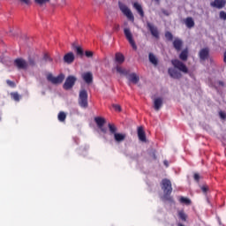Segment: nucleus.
<instances>
[{"mask_svg":"<svg viewBox=\"0 0 226 226\" xmlns=\"http://www.w3.org/2000/svg\"><path fill=\"white\" fill-rule=\"evenodd\" d=\"M113 73H119V75H128V71H126L124 68L117 65L115 68L112 70Z\"/></svg>","mask_w":226,"mask_h":226,"instance_id":"dca6fc26","label":"nucleus"},{"mask_svg":"<svg viewBox=\"0 0 226 226\" xmlns=\"http://www.w3.org/2000/svg\"><path fill=\"white\" fill-rule=\"evenodd\" d=\"M171 64L174 68H170L168 70V73L171 79H181V77H183L182 73H188V67H186L185 64L178 59L171 60Z\"/></svg>","mask_w":226,"mask_h":226,"instance_id":"f257e3e1","label":"nucleus"},{"mask_svg":"<svg viewBox=\"0 0 226 226\" xmlns=\"http://www.w3.org/2000/svg\"><path fill=\"white\" fill-rule=\"evenodd\" d=\"M163 105V98L156 97L154 99V108L155 110H160Z\"/></svg>","mask_w":226,"mask_h":226,"instance_id":"ddd939ff","label":"nucleus"},{"mask_svg":"<svg viewBox=\"0 0 226 226\" xmlns=\"http://www.w3.org/2000/svg\"><path fill=\"white\" fill-rule=\"evenodd\" d=\"M64 63H67V64H72L73 61H75V55L72 52H69L64 55Z\"/></svg>","mask_w":226,"mask_h":226,"instance_id":"f8f14e48","label":"nucleus"},{"mask_svg":"<svg viewBox=\"0 0 226 226\" xmlns=\"http://www.w3.org/2000/svg\"><path fill=\"white\" fill-rule=\"evenodd\" d=\"M148 59H149L150 63H152V64H154V66H156L158 64V58L156 57V56H154V54L150 53L148 55Z\"/></svg>","mask_w":226,"mask_h":226,"instance_id":"b1692460","label":"nucleus"},{"mask_svg":"<svg viewBox=\"0 0 226 226\" xmlns=\"http://www.w3.org/2000/svg\"><path fill=\"white\" fill-rule=\"evenodd\" d=\"M75 50H76L78 56H84V51L82 50V48L77 46L75 48Z\"/></svg>","mask_w":226,"mask_h":226,"instance_id":"7c9ffc66","label":"nucleus"},{"mask_svg":"<svg viewBox=\"0 0 226 226\" xmlns=\"http://www.w3.org/2000/svg\"><path fill=\"white\" fill-rule=\"evenodd\" d=\"M109 128L115 144H123L126 140V133L118 132L116 125L109 124Z\"/></svg>","mask_w":226,"mask_h":226,"instance_id":"f03ea898","label":"nucleus"},{"mask_svg":"<svg viewBox=\"0 0 226 226\" xmlns=\"http://www.w3.org/2000/svg\"><path fill=\"white\" fill-rule=\"evenodd\" d=\"M94 121L101 132H102V133H107V128L103 127V124H105V119L102 117H95Z\"/></svg>","mask_w":226,"mask_h":226,"instance_id":"9d476101","label":"nucleus"},{"mask_svg":"<svg viewBox=\"0 0 226 226\" xmlns=\"http://www.w3.org/2000/svg\"><path fill=\"white\" fill-rule=\"evenodd\" d=\"M124 34L126 38V40L129 41L130 45L132 47L134 50H137V44L135 43V40H133V34H132V31L130 28H124Z\"/></svg>","mask_w":226,"mask_h":226,"instance_id":"20e7f679","label":"nucleus"},{"mask_svg":"<svg viewBox=\"0 0 226 226\" xmlns=\"http://www.w3.org/2000/svg\"><path fill=\"white\" fill-rule=\"evenodd\" d=\"M85 56H87V57H93V51H86Z\"/></svg>","mask_w":226,"mask_h":226,"instance_id":"e433bc0d","label":"nucleus"},{"mask_svg":"<svg viewBox=\"0 0 226 226\" xmlns=\"http://www.w3.org/2000/svg\"><path fill=\"white\" fill-rule=\"evenodd\" d=\"M127 79L129 81L132 82V84H138L139 83V76L136 73H131L127 76Z\"/></svg>","mask_w":226,"mask_h":226,"instance_id":"6ab92c4d","label":"nucleus"},{"mask_svg":"<svg viewBox=\"0 0 226 226\" xmlns=\"http://www.w3.org/2000/svg\"><path fill=\"white\" fill-rule=\"evenodd\" d=\"M58 121H60L61 123L64 122V119H66V113H64V111L58 113Z\"/></svg>","mask_w":226,"mask_h":226,"instance_id":"bb28decb","label":"nucleus"},{"mask_svg":"<svg viewBox=\"0 0 226 226\" xmlns=\"http://www.w3.org/2000/svg\"><path fill=\"white\" fill-rule=\"evenodd\" d=\"M179 57L182 61H186V59H188V49H184L180 53Z\"/></svg>","mask_w":226,"mask_h":226,"instance_id":"393cba45","label":"nucleus"},{"mask_svg":"<svg viewBox=\"0 0 226 226\" xmlns=\"http://www.w3.org/2000/svg\"><path fill=\"white\" fill-rule=\"evenodd\" d=\"M173 47L176 49V50H181V47H183V41H181L179 38H175L173 41Z\"/></svg>","mask_w":226,"mask_h":226,"instance_id":"412c9836","label":"nucleus"},{"mask_svg":"<svg viewBox=\"0 0 226 226\" xmlns=\"http://www.w3.org/2000/svg\"><path fill=\"white\" fill-rule=\"evenodd\" d=\"M219 17H220L221 20H226V12L223 11H221L219 13Z\"/></svg>","mask_w":226,"mask_h":226,"instance_id":"2f4dec72","label":"nucleus"},{"mask_svg":"<svg viewBox=\"0 0 226 226\" xmlns=\"http://www.w3.org/2000/svg\"><path fill=\"white\" fill-rule=\"evenodd\" d=\"M199 56L201 61H206V59H207V57L209 56V49H202L201 50H200Z\"/></svg>","mask_w":226,"mask_h":226,"instance_id":"4468645a","label":"nucleus"},{"mask_svg":"<svg viewBox=\"0 0 226 226\" xmlns=\"http://www.w3.org/2000/svg\"><path fill=\"white\" fill-rule=\"evenodd\" d=\"M113 109L117 111V112H121V106L119 104H113Z\"/></svg>","mask_w":226,"mask_h":226,"instance_id":"473e14b6","label":"nucleus"},{"mask_svg":"<svg viewBox=\"0 0 226 226\" xmlns=\"http://www.w3.org/2000/svg\"><path fill=\"white\" fill-rule=\"evenodd\" d=\"M119 8L122 11V13H124V15H125V17H127V19L129 20H132L133 22V20H135V18L133 17V13L132 12V10H130V8H128V6L120 4H119Z\"/></svg>","mask_w":226,"mask_h":226,"instance_id":"39448f33","label":"nucleus"},{"mask_svg":"<svg viewBox=\"0 0 226 226\" xmlns=\"http://www.w3.org/2000/svg\"><path fill=\"white\" fill-rule=\"evenodd\" d=\"M11 96L15 102L20 101V95L19 94V93H12L11 94Z\"/></svg>","mask_w":226,"mask_h":226,"instance_id":"c756f323","label":"nucleus"},{"mask_svg":"<svg viewBox=\"0 0 226 226\" xmlns=\"http://www.w3.org/2000/svg\"><path fill=\"white\" fill-rule=\"evenodd\" d=\"M199 179H200V175L198 174V173H195V174H194V180H195V181H199Z\"/></svg>","mask_w":226,"mask_h":226,"instance_id":"58836bf2","label":"nucleus"},{"mask_svg":"<svg viewBox=\"0 0 226 226\" xmlns=\"http://www.w3.org/2000/svg\"><path fill=\"white\" fill-rule=\"evenodd\" d=\"M77 81V78H75L74 76H69L64 84V89H72V87H73V86H75V82Z\"/></svg>","mask_w":226,"mask_h":226,"instance_id":"1a4fd4ad","label":"nucleus"},{"mask_svg":"<svg viewBox=\"0 0 226 226\" xmlns=\"http://www.w3.org/2000/svg\"><path fill=\"white\" fill-rule=\"evenodd\" d=\"M201 190H202L203 193H207V190H208L207 185H202Z\"/></svg>","mask_w":226,"mask_h":226,"instance_id":"c9c22d12","label":"nucleus"},{"mask_svg":"<svg viewBox=\"0 0 226 226\" xmlns=\"http://www.w3.org/2000/svg\"><path fill=\"white\" fill-rule=\"evenodd\" d=\"M178 216L180 220H183V222H186L187 215L183 210L178 211Z\"/></svg>","mask_w":226,"mask_h":226,"instance_id":"cd10ccee","label":"nucleus"},{"mask_svg":"<svg viewBox=\"0 0 226 226\" xmlns=\"http://www.w3.org/2000/svg\"><path fill=\"white\" fill-rule=\"evenodd\" d=\"M133 8L139 13L140 17H144V11L142 10V5H140L139 3L133 4Z\"/></svg>","mask_w":226,"mask_h":226,"instance_id":"5701e85b","label":"nucleus"},{"mask_svg":"<svg viewBox=\"0 0 226 226\" xmlns=\"http://www.w3.org/2000/svg\"><path fill=\"white\" fill-rule=\"evenodd\" d=\"M138 137L141 142H146V132L142 127L138 128Z\"/></svg>","mask_w":226,"mask_h":226,"instance_id":"aec40b11","label":"nucleus"},{"mask_svg":"<svg viewBox=\"0 0 226 226\" xmlns=\"http://www.w3.org/2000/svg\"><path fill=\"white\" fill-rule=\"evenodd\" d=\"M179 200L181 204H185V206H190L192 204V200L188 198L181 197Z\"/></svg>","mask_w":226,"mask_h":226,"instance_id":"a878e982","label":"nucleus"},{"mask_svg":"<svg viewBox=\"0 0 226 226\" xmlns=\"http://www.w3.org/2000/svg\"><path fill=\"white\" fill-rule=\"evenodd\" d=\"M15 66L19 68V70H27L29 68V65L31 64V62L27 63L26 60L22 58H18L14 61Z\"/></svg>","mask_w":226,"mask_h":226,"instance_id":"0eeeda50","label":"nucleus"},{"mask_svg":"<svg viewBox=\"0 0 226 226\" xmlns=\"http://www.w3.org/2000/svg\"><path fill=\"white\" fill-rule=\"evenodd\" d=\"M23 4H31V0H19Z\"/></svg>","mask_w":226,"mask_h":226,"instance_id":"4c0bfd02","label":"nucleus"},{"mask_svg":"<svg viewBox=\"0 0 226 226\" xmlns=\"http://www.w3.org/2000/svg\"><path fill=\"white\" fill-rule=\"evenodd\" d=\"M82 79L87 82V84H91V82H93V73L85 72L82 74Z\"/></svg>","mask_w":226,"mask_h":226,"instance_id":"a211bd4d","label":"nucleus"},{"mask_svg":"<svg viewBox=\"0 0 226 226\" xmlns=\"http://www.w3.org/2000/svg\"><path fill=\"white\" fill-rule=\"evenodd\" d=\"M43 59H44V61H52V58H50V56H49V55L44 56Z\"/></svg>","mask_w":226,"mask_h":226,"instance_id":"ea45409f","label":"nucleus"},{"mask_svg":"<svg viewBox=\"0 0 226 226\" xmlns=\"http://www.w3.org/2000/svg\"><path fill=\"white\" fill-rule=\"evenodd\" d=\"M79 105L81 109H87V91L85 89L79 91Z\"/></svg>","mask_w":226,"mask_h":226,"instance_id":"7ed1b4c3","label":"nucleus"},{"mask_svg":"<svg viewBox=\"0 0 226 226\" xmlns=\"http://www.w3.org/2000/svg\"><path fill=\"white\" fill-rule=\"evenodd\" d=\"M162 189L165 195H170V193H172V184L170 183V180L163 179L162 182Z\"/></svg>","mask_w":226,"mask_h":226,"instance_id":"423d86ee","label":"nucleus"},{"mask_svg":"<svg viewBox=\"0 0 226 226\" xmlns=\"http://www.w3.org/2000/svg\"><path fill=\"white\" fill-rule=\"evenodd\" d=\"M184 24H185L188 29H192V27H195V20L192 17H188L184 19Z\"/></svg>","mask_w":226,"mask_h":226,"instance_id":"2eb2a0df","label":"nucleus"},{"mask_svg":"<svg viewBox=\"0 0 226 226\" xmlns=\"http://www.w3.org/2000/svg\"><path fill=\"white\" fill-rule=\"evenodd\" d=\"M147 27L151 34H153L154 38H158L159 36L158 29L154 26H153L151 23H147Z\"/></svg>","mask_w":226,"mask_h":226,"instance_id":"f3484780","label":"nucleus"},{"mask_svg":"<svg viewBox=\"0 0 226 226\" xmlns=\"http://www.w3.org/2000/svg\"><path fill=\"white\" fill-rule=\"evenodd\" d=\"M221 119H226V113L223 111L219 112Z\"/></svg>","mask_w":226,"mask_h":226,"instance_id":"f704fd0d","label":"nucleus"},{"mask_svg":"<svg viewBox=\"0 0 226 226\" xmlns=\"http://www.w3.org/2000/svg\"><path fill=\"white\" fill-rule=\"evenodd\" d=\"M64 4H66V0H62Z\"/></svg>","mask_w":226,"mask_h":226,"instance_id":"37998d69","label":"nucleus"},{"mask_svg":"<svg viewBox=\"0 0 226 226\" xmlns=\"http://www.w3.org/2000/svg\"><path fill=\"white\" fill-rule=\"evenodd\" d=\"M226 4V0H215L211 3V6L214 8H218V10H222Z\"/></svg>","mask_w":226,"mask_h":226,"instance_id":"9b49d317","label":"nucleus"},{"mask_svg":"<svg viewBox=\"0 0 226 226\" xmlns=\"http://www.w3.org/2000/svg\"><path fill=\"white\" fill-rule=\"evenodd\" d=\"M7 84H8L9 86H13V82H11V81H10V80L7 81Z\"/></svg>","mask_w":226,"mask_h":226,"instance_id":"a19ab883","label":"nucleus"},{"mask_svg":"<svg viewBox=\"0 0 226 226\" xmlns=\"http://www.w3.org/2000/svg\"><path fill=\"white\" fill-rule=\"evenodd\" d=\"M48 80H49V82H51L52 84H61L63 82V80H64V76L63 74H60L56 77H55L52 74H49L47 76Z\"/></svg>","mask_w":226,"mask_h":226,"instance_id":"6e6552de","label":"nucleus"},{"mask_svg":"<svg viewBox=\"0 0 226 226\" xmlns=\"http://www.w3.org/2000/svg\"><path fill=\"white\" fill-rule=\"evenodd\" d=\"M165 38H167L168 40L171 41L172 38H173L172 34L170 33V32H166Z\"/></svg>","mask_w":226,"mask_h":226,"instance_id":"72a5a7b5","label":"nucleus"},{"mask_svg":"<svg viewBox=\"0 0 226 226\" xmlns=\"http://www.w3.org/2000/svg\"><path fill=\"white\" fill-rule=\"evenodd\" d=\"M115 61L117 64H123V63H124V56L121 53H117L115 56Z\"/></svg>","mask_w":226,"mask_h":226,"instance_id":"4be33fe9","label":"nucleus"},{"mask_svg":"<svg viewBox=\"0 0 226 226\" xmlns=\"http://www.w3.org/2000/svg\"><path fill=\"white\" fill-rule=\"evenodd\" d=\"M164 165H165L166 167H169V162L164 161Z\"/></svg>","mask_w":226,"mask_h":226,"instance_id":"79ce46f5","label":"nucleus"},{"mask_svg":"<svg viewBox=\"0 0 226 226\" xmlns=\"http://www.w3.org/2000/svg\"><path fill=\"white\" fill-rule=\"evenodd\" d=\"M34 3H36V4H39V6H43L44 4L50 3V0H34Z\"/></svg>","mask_w":226,"mask_h":226,"instance_id":"c85d7f7f","label":"nucleus"}]
</instances>
